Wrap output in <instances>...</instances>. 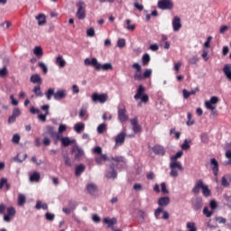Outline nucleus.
<instances>
[{
	"label": "nucleus",
	"mask_w": 231,
	"mask_h": 231,
	"mask_svg": "<svg viewBox=\"0 0 231 231\" xmlns=\"http://www.w3.org/2000/svg\"><path fill=\"white\" fill-rule=\"evenodd\" d=\"M84 64L85 66H93L96 71H100V69H103V71L113 70V64L105 63L102 65L98 62V60H97V58H92L91 60H89V58H87L84 60Z\"/></svg>",
	"instance_id": "obj_1"
},
{
	"label": "nucleus",
	"mask_w": 231,
	"mask_h": 231,
	"mask_svg": "<svg viewBox=\"0 0 231 231\" xmlns=\"http://www.w3.org/2000/svg\"><path fill=\"white\" fill-rule=\"evenodd\" d=\"M66 90H58L55 92V88H49L45 93L47 100H51V97H54V100H62V98H66Z\"/></svg>",
	"instance_id": "obj_2"
},
{
	"label": "nucleus",
	"mask_w": 231,
	"mask_h": 231,
	"mask_svg": "<svg viewBox=\"0 0 231 231\" xmlns=\"http://www.w3.org/2000/svg\"><path fill=\"white\" fill-rule=\"evenodd\" d=\"M170 176L171 178H178V171H183V166H181L180 162H170Z\"/></svg>",
	"instance_id": "obj_3"
},
{
	"label": "nucleus",
	"mask_w": 231,
	"mask_h": 231,
	"mask_svg": "<svg viewBox=\"0 0 231 231\" xmlns=\"http://www.w3.org/2000/svg\"><path fill=\"white\" fill-rule=\"evenodd\" d=\"M132 68L135 69L134 73V79L137 81L143 80V74H142V66L140 65V63H134L132 65Z\"/></svg>",
	"instance_id": "obj_4"
},
{
	"label": "nucleus",
	"mask_w": 231,
	"mask_h": 231,
	"mask_svg": "<svg viewBox=\"0 0 231 231\" xmlns=\"http://www.w3.org/2000/svg\"><path fill=\"white\" fill-rule=\"evenodd\" d=\"M109 97L107 94H98V93H94L91 97L92 101L95 104H106V101L107 100Z\"/></svg>",
	"instance_id": "obj_5"
},
{
	"label": "nucleus",
	"mask_w": 231,
	"mask_h": 231,
	"mask_svg": "<svg viewBox=\"0 0 231 231\" xmlns=\"http://www.w3.org/2000/svg\"><path fill=\"white\" fill-rule=\"evenodd\" d=\"M157 6L160 10H172L174 5L171 0H160Z\"/></svg>",
	"instance_id": "obj_6"
},
{
	"label": "nucleus",
	"mask_w": 231,
	"mask_h": 231,
	"mask_svg": "<svg viewBox=\"0 0 231 231\" xmlns=\"http://www.w3.org/2000/svg\"><path fill=\"white\" fill-rule=\"evenodd\" d=\"M78 11L76 15L78 19L82 20L86 19V7L84 6V2L80 1L77 4Z\"/></svg>",
	"instance_id": "obj_7"
},
{
	"label": "nucleus",
	"mask_w": 231,
	"mask_h": 231,
	"mask_svg": "<svg viewBox=\"0 0 231 231\" xmlns=\"http://www.w3.org/2000/svg\"><path fill=\"white\" fill-rule=\"evenodd\" d=\"M15 208L14 207H9L7 208V214H4V221L5 223H10L14 217H15Z\"/></svg>",
	"instance_id": "obj_8"
},
{
	"label": "nucleus",
	"mask_w": 231,
	"mask_h": 231,
	"mask_svg": "<svg viewBox=\"0 0 231 231\" xmlns=\"http://www.w3.org/2000/svg\"><path fill=\"white\" fill-rule=\"evenodd\" d=\"M72 152L74 154L75 160H81L84 156V150L79 145H74L72 147Z\"/></svg>",
	"instance_id": "obj_9"
},
{
	"label": "nucleus",
	"mask_w": 231,
	"mask_h": 231,
	"mask_svg": "<svg viewBox=\"0 0 231 231\" xmlns=\"http://www.w3.org/2000/svg\"><path fill=\"white\" fill-rule=\"evenodd\" d=\"M42 111H45L44 114H40L38 116L39 120L42 122H46V116L50 115V105H44L41 107Z\"/></svg>",
	"instance_id": "obj_10"
},
{
	"label": "nucleus",
	"mask_w": 231,
	"mask_h": 231,
	"mask_svg": "<svg viewBox=\"0 0 231 231\" xmlns=\"http://www.w3.org/2000/svg\"><path fill=\"white\" fill-rule=\"evenodd\" d=\"M19 116H21V109L18 107L14 108L12 116L8 118V124H14Z\"/></svg>",
	"instance_id": "obj_11"
},
{
	"label": "nucleus",
	"mask_w": 231,
	"mask_h": 231,
	"mask_svg": "<svg viewBox=\"0 0 231 231\" xmlns=\"http://www.w3.org/2000/svg\"><path fill=\"white\" fill-rule=\"evenodd\" d=\"M210 165H211V169L213 171L214 176L217 177V174H219V162H217V160L213 158L210 160Z\"/></svg>",
	"instance_id": "obj_12"
},
{
	"label": "nucleus",
	"mask_w": 231,
	"mask_h": 231,
	"mask_svg": "<svg viewBox=\"0 0 231 231\" xmlns=\"http://www.w3.org/2000/svg\"><path fill=\"white\" fill-rule=\"evenodd\" d=\"M172 28H173V32H180V30L181 29V19H180V17L178 16L173 17Z\"/></svg>",
	"instance_id": "obj_13"
},
{
	"label": "nucleus",
	"mask_w": 231,
	"mask_h": 231,
	"mask_svg": "<svg viewBox=\"0 0 231 231\" xmlns=\"http://www.w3.org/2000/svg\"><path fill=\"white\" fill-rule=\"evenodd\" d=\"M58 140H60L63 147H69V145H71V143H75V139H69V137H60L58 135Z\"/></svg>",
	"instance_id": "obj_14"
},
{
	"label": "nucleus",
	"mask_w": 231,
	"mask_h": 231,
	"mask_svg": "<svg viewBox=\"0 0 231 231\" xmlns=\"http://www.w3.org/2000/svg\"><path fill=\"white\" fill-rule=\"evenodd\" d=\"M125 113V108H118V120L120 122H127L129 120V116Z\"/></svg>",
	"instance_id": "obj_15"
},
{
	"label": "nucleus",
	"mask_w": 231,
	"mask_h": 231,
	"mask_svg": "<svg viewBox=\"0 0 231 231\" xmlns=\"http://www.w3.org/2000/svg\"><path fill=\"white\" fill-rule=\"evenodd\" d=\"M131 125L133 126L134 133H140L142 131V126L138 125V119L136 117L130 120Z\"/></svg>",
	"instance_id": "obj_16"
},
{
	"label": "nucleus",
	"mask_w": 231,
	"mask_h": 231,
	"mask_svg": "<svg viewBox=\"0 0 231 231\" xmlns=\"http://www.w3.org/2000/svg\"><path fill=\"white\" fill-rule=\"evenodd\" d=\"M205 187V183H203V180H199L194 188L192 189V192L193 194H199V189H202L203 190V188Z\"/></svg>",
	"instance_id": "obj_17"
},
{
	"label": "nucleus",
	"mask_w": 231,
	"mask_h": 231,
	"mask_svg": "<svg viewBox=\"0 0 231 231\" xmlns=\"http://www.w3.org/2000/svg\"><path fill=\"white\" fill-rule=\"evenodd\" d=\"M205 187V183H203V180H199L194 188L192 189V192L193 194H199V189H202L203 190V188Z\"/></svg>",
	"instance_id": "obj_18"
},
{
	"label": "nucleus",
	"mask_w": 231,
	"mask_h": 231,
	"mask_svg": "<svg viewBox=\"0 0 231 231\" xmlns=\"http://www.w3.org/2000/svg\"><path fill=\"white\" fill-rule=\"evenodd\" d=\"M228 82H231V64H226L222 69Z\"/></svg>",
	"instance_id": "obj_19"
},
{
	"label": "nucleus",
	"mask_w": 231,
	"mask_h": 231,
	"mask_svg": "<svg viewBox=\"0 0 231 231\" xmlns=\"http://www.w3.org/2000/svg\"><path fill=\"white\" fill-rule=\"evenodd\" d=\"M86 190L88 192V194H93L98 190V187L93 182H88L86 185Z\"/></svg>",
	"instance_id": "obj_20"
},
{
	"label": "nucleus",
	"mask_w": 231,
	"mask_h": 231,
	"mask_svg": "<svg viewBox=\"0 0 231 231\" xmlns=\"http://www.w3.org/2000/svg\"><path fill=\"white\" fill-rule=\"evenodd\" d=\"M106 176L108 180H116L117 173L116 171H115V167L110 166Z\"/></svg>",
	"instance_id": "obj_21"
},
{
	"label": "nucleus",
	"mask_w": 231,
	"mask_h": 231,
	"mask_svg": "<svg viewBox=\"0 0 231 231\" xmlns=\"http://www.w3.org/2000/svg\"><path fill=\"white\" fill-rule=\"evenodd\" d=\"M30 82H32V84H39V86H41V84H42V78H41V75L39 74H33L30 78Z\"/></svg>",
	"instance_id": "obj_22"
},
{
	"label": "nucleus",
	"mask_w": 231,
	"mask_h": 231,
	"mask_svg": "<svg viewBox=\"0 0 231 231\" xmlns=\"http://www.w3.org/2000/svg\"><path fill=\"white\" fill-rule=\"evenodd\" d=\"M143 93H145V87L143 85H139V88H137V92L134 96V100H140Z\"/></svg>",
	"instance_id": "obj_23"
},
{
	"label": "nucleus",
	"mask_w": 231,
	"mask_h": 231,
	"mask_svg": "<svg viewBox=\"0 0 231 231\" xmlns=\"http://www.w3.org/2000/svg\"><path fill=\"white\" fill-rule=\"evenodd\" d=\"M152 151L154 154H159L160 156H165V148H163V146L155 145L152 148Z\"/></svg>",
	"instance_id": "obj_24"
},
{
	"label": "nucleus",
	"mask_w": 231,
	"mask_h": 231,
	"mask_svg": "<svg viewBox=\"0 0 231 231\" xmlns=\"http://www.w3.org/2000/svg\"><path fill=\"white\" fill-rule=\"evenodd\" d=\"M103 223H105V225H107L108 228H115V226H113L114 225H116V218H104L103 219Z\"/></svg>",
	"instance_id": "obj_25"
},
{
	"label": "nucleus",
	"mask_w": 231,
	"mask_h": 231,
	"mask_svg": "<svg viewBox=\"0 0 231 231\" xmlns=\"http://www.w3.org/2000/svg\"><path fill=\"white\" fill-rule=\"evenodd\" d=\"M205 107H206L207 109H208L209 111H212V115H213L214 116H217V110L216 109V106H213V104H211V103L208 102V101H206V102H205Z\"/></svg>",
	"instance_id": "obj_26"
},
{
	"label": "nucleus",
	"mask_w": 231,
	"mask_h": 231,
	"mask_svg": "<svg viewBox=\"0 0 231 231\" xmlns=\"http://www.w3.org/2000/svg\"><path fill=\"white\" fill-rule=\"evenodd\" d=\"M125 142V133L121 132L116 137V145H122Z\"/></svg>",
	"instance_id": "obj_27"
},
{
	"label": "nucleus",
	"mask_w": 231,
	"mask_h": 231,
	"mask_svg": "<svg viewBox=\"0 0 231 231\" xmlns=\"http://www.w3.org/2000/svg\"><path fill=\"white\" fill-rule=\"evenodd\" d=\"M198 91H199V88H196L194 90L191 91H188L187 89H183L182 90V95H183V98L187 99L189 98V97H190L191 95H196V93H198Z\"/></svg>",
	"instance_id": "obj_28"
},
{
	"label": "nucleus",
	"mask_w": 231,
	"mask_h": 231,
	"mask_svg": "<svg viewBox=\"0 0 231 231\" xmlns=\"http://www.w3.org/2000/svg\"><path fill=\"white\" fill-rule=\"evenodd\" d=\"M169 203H171V199L169 197H162V198H160L158 200V205L160 207H167Z\"/></svg>",
	"instance_id": "obj_29"
},
{
	"label": "nucleus",
	"mask_w": 231,
	"mask_h": 231,
	"mask_svg": "<svg viewBox=\"0 0 231 231\" xmlns=\"http://www.w3.org/2000/svg\"><path fill=\"white\" fill-rule=\"evenodd\" d=\"M203 207V199L201 198L196 199L195 202L193 203V209L198 211Z\"/></svg>",
	"instance_id": "obj_30"
},
{
	"label": "nucleus",
	"mask_w": 231,
	"mask_h": 231,
	"mask_svg": "<svg viewBox=\"0 0 231 231\" xmlns=\"http://www.w3.org/2000/svg\"><path fill=\"white\" fill-rule=\"evenodd\" d=\"M56 64L59 65L60 68H66V60L62 55H58L56 58Z\"/></svg>",
	"instance_id": "obj_31"
},
{
	"label": "nucleus",
	"mask_w": 231,
	"mask_h": 231,
	"mask_svg": "<svg viewBox=\"0 0 231 231\" xmlns=\"http://www.w3.org/2000/svg\"><path fill=\"white\" fill-rule=\"evenodd\" d=\"M86 127V125L84 123H78L74 125V131L75 133H78V134H80L84 131V128Z\"/></svg>",
	"instance_id": "obj_32"
},
{
	"label": "nucleus",
	"mask_w": 231,
	"mask_h": 231,
	"mask_svg": "<svg viewBox=\"0 0 231 231\" xmlns=\"http://www.w3.org/2000/svg\"><path fill=\"white\" fill-rule=\"evenodd\" d=\"M41 180V173L34 171L31 176H30V181L32 183H37Z\"/></svg>",
	"instance_id": "obj_33"
},
{
	"label": "nucleus",
	"mask_w": 231,
	"mask_h": 231,
	"mask_svg": "<svg viewBox=\"0 0 231 231\" xmlns=\"http://www.w3.org/2000/svg\"><path fill=\"white\" fill-rule=\"evenodd\" d=\"M181 156H183V152L182 151L178 152L175 155H172L171 157V163H180L178 160L179 158H181Z\"/></svg>",
	"instance_id": "obj_34"
},
{
	"label": "nucleus",
	"mask_w": 231,
	"mask_h": 231,
	"mask_svg": "<svg viewBox=\"0 0 231 231\" xmlns=\"http://www.w3.org/2000/svg\"><path fill=\"white\" fill-rule=\"evenodd\" d=\"M95 161L97 165H102L103 162H107V155L101 154L100 156H96Z\"/></svg>",
	"instance_id": "obj_35"
},
{
	"label": "nucleus",
	"mask_w": 231,
	"mask_h": 231,
	"mask_svg": "<svg viewBox=\"0 0 231 231\" xmlns=\"http://www.w3.org/2000/svg\"><path fill=\"white\" fill-rule=\"evenodd\" d=\"M33 54L35 55V57H37V59H42V48L36 46L33 49Z\"/></svg>",
	"instance_id": "obj_36"
},
{
	"label": "nucleus",
	"mask_w": 231,
	"mask_h": 231,
	"mask_svg": "<svg viewBox=\"0 0 231 231\" xmlns=\"http://www.w3.org/2000/svg\"><path fill=\"white\" fill-rule=\"evenodd\" d=\"M35 19L38 21L39 26H44L46 24V16L44 14H39Z\"/></svg>",
	"instance_id": "obj_37"
},
{
	"label": "nucleus",
	"mask_w": 231,
	"mask_h": 231,
	"mask_svg": "<svg viewBox=\"0 0 231 231\" xmlns=\"http://www.w3.org/2000/svg\"><path fill=\"white\" fill-rule=\"evenodd\" d=\"M41 208H42V210H48V204L46 203L42 204V201L38 200L35 205V209L41 210Z\"/></svg>",
	"instance_id": "obj_38"
},
{
	"label": "nucleus",
	"mask_w": 231,
	"mask_h": 231,
	"mask_svg": "<svg viewBox=\"0 0 231 231\" xmlns=\"http://www.w3.org/2000/svg\"><path fill=\"white\" fill-rule=\"evenodd\" d=\"M84 171H86V166H84V164H79L76 167L75 175L79 177L80 174H82V172H84Z\"/></svg>",
	"instance_id": "obj_39"
},
{
	"label": "nucleus",
	"mask_w": 231,
	"mask_h": 231,
	"mask_svg": "<svg viewBox=\"0 0 231 231\" xmlns=\"http://www.w3.org/2000/svg\"><path fill=\"white\" fill-rule=\"evenodd\" d=\"M26 203V196L24 194L19 193L18 194V206L23 207Z\"/></svg>",
	"instance_id": "obj_40"
},
{
	"label": "nucleus",
	"mask_w": 231,
	"mask_h": 231,
	"mask_svg": "<svg viewBox=\"0 0 231 231\" xmlns=\"http://www.w3.org/2000/svg\"><path fill=\"white\" fill-rule=\"evenodd\" d=\"M186 228L188 231H198V227L196 226V223L194 222H188L186 224Z\"/></svg>",
	"instance_id": "obj_41"
},
{
	"label": "nucleus",
	"mask_w": 231,
	"mask_h": 231,
	"mask_svg": "<svg viewBox=\"0 0 231 231\" xmlns=\"http://www.w3.org/2000/svg\"><path fill=\"white\" fill-rule=\"evenodd\" d=\"M6 77H8V68L6 66L0 68V79H6Z\"/></svg>",
	"instance_id": "obj_42"
},
{
	"label": "nucleus",
	"mask_w": 231,
	"mask_h": 231,
	"mask_svg": "<svg viewBox=\"0 0 231 231\" xmlns=\"http://www.w3.org/2000/svg\"><path fill=\"white\" fill-rule=\"evenodd\" d=\"M33 93L34 95H36V97H44V94L42 93V91H41V86H35L34 88H33Z\"/></svg>",
	"instance_id": "obj_43"
},
{
	"label": "nucleus",
	"mask_w": 231,
	"mask_h": 231,
	"mask_svg": "<svg viewBox=\"0 0 231 231\" xmlns=\"http://www.w3.org/2000/svg\"><path fill=\"white\" fill-rule=\"evenodd\" d=\"M106 129H107V125L103 123L97 126V131L98 134H102L103 133H106Z\"/></svg>",
	"instance_id": "obj_44"
},
{
	"label": "nucleus",
	"mask_w": 231,
	"mask_h": 231,
	"mask_svg": "<svg viewBox=\"0 0 231 231\" xmlns=\"http://www.w3.org/2000/svg\"><path fill=\"white\" fill-rule=\"evenodd\" d=\"M63 161H64V165H66V167H72L73 164L71 163V159L69 158V156L63 154Z\"/></svg>",
	"instance_id": "obj_45"
},
{
	"label": "nucleus",
	"mask_w": 231,
	"mask_h": 231,
	"mask_svg": "<svg viewBox=\"0 0 231 231\" xmlns=\"http://www.w3.org/2000/svg\"><path fill=\"white\" fill-rule=\"evenodd\" d=\"M142 61H143V66H147V64L151 62V56L148 53H145L142 58Z\"/></svg>",
	"instance_id": "obj_46"
},
{
	"label": "nucleus",
	"mask_w": 231,
	"mask_h": 231,
	"mask_svg": "<svg viewBox=\"0 0 231 231\" xmlns=\"http://www.w3.org/2000/svg\"><path fill=\"white\" fill-rule=\"evenodd\" d=\"M152 75V69H147L143 74V80H145V79H150Z\"/></svg>",
	"instance_id": "obj_47"
},
{
	"label": "nucleus",
	"mask_w": 231,
	"mask_h": 231,
	"mask_svg": "<svg viewBox=\"0 0 231 231\" xmlns=\"http://www.w3.org/2000/svg\"><path fill=\"white\" fill-rule=\"evenodd\" d=\"M127 26H126V30H129L131 32H134V30L136 29V25L134 24H131V20L130 19H127L125 21Z\"/></svg>",
	"instance_id": "obj_48"
},
{
	"label": "nucleus",
	"mask_w": 231,
	"mask_h": 231,
	"mask_svg": "<svg viewBox=\"0 0 231 231\" xmlns=\"http://www.w3.org/2000/svg\"><path fill=\"white\" fill-rule=\"evenodd\" d=\"M190 141L189 140H184V143L181 144V149H183V151H189L190 149Z\"/></svg>",
	"instance_id": "obj_49"
},
{
	"label": "nucleus",
	"mask_w": 231,
	"mask_h": 231,
	"mask_svg": "<svg viewBox=\"0 0 231 231\" xmlns=\"http://www.w3.org/2000/svg\"><path fill=\"white\" fill-rule=\"evenodd\" d=\"M202 194L205 198H209L210 189H208V186L205 185V187L202 188Z\"/></svg>",
	"instance_id": "obj_50"
},
{
	"label": "nucleus",
	"mask_w": 231,
	"mask_h": 231,
	"mask_svg": "<svg viewBox=\"0 0 231 231\" xmlns=\"http://www.w3.org/2000/svg\"><path fill=\"white\" fill-rule=\"evenodd\" d=\"M68 207L73 212V210H75V208H77V201H75V200H69Z\"/></svg>",
	"instance_id": "obj_51"
},
{
	"label": "nucleus",
	"mask_w": 231,
	"mask_h": 231,
	"mask_svg": "<svg viewBox=\"0 0 231 231\" xmlns=\"http://www.w3.org/2000/svg\"><path fill=\"white\" fill-rule=\"evenodd\" d=\"M203 214L206 216V217H211L212 214H214V211L208 210V208L205 207L203 208Z\"/></svg>",
	"instance_id": "obj_52"
},
{
	"label": "nucleus",
	"mask_w": 231,
	"mask_h": 231,
	"mask_svg": "<svg viewBox=\"0 0 231 231\" xmlns=\"http://www.w3.org/2000/svg\"><path fill=\"white\" fill-rule=\"evenodd\" d=\"M39 68H41V69L42 70L44 75H46V73H48V67L46 66V64L44 62H42V61L40 62Z\"/></svg>",
	"instance_id": "obj_53"
},
{
	"label": "nucleus",
	"mask_w": 231,
	"mask_h": 231,
	"mask_svg": "<svg viewBox=\"0 0 231 231\" xmlns=\"http://www.w3.org/2000/svg\"><path fill=\"white\" fill-rule=\"evenodd\" d=\"M186 125L188 126L194 125V120H192V114H190V112L188 113V121Z\"/></svg>",
	"instance_id": "obj_54"
},
{
	"label": "nucleus",
	"mask_w": 231,
	"mask_h": 231,
	"mask_svg": "<svg viewBox=\"0 0 231 231\" xmlns=\"http://www.w3.org/2000/svg\"><path fill=\"white\" fill-rule=\"evenodd\" d=\"M200 140L202 143H208V134H201Z\"/></svg>",
	"instance_id": "obj_55"
},
{
	"label": "nucleus",
	"mask_w": 231,
	"mask_h": 231,
	"mask_svg": "<svg viewBox=\"0 0 231 231\" xmlns=\"http://www.w3.org/2000/svg\"><path fill=\"white\" fill-rule=\"evenodd\" d=\"M117 48H125V39L122 38L117 41Z\"/></svg>",
	"instance_id": "obj_56"
},
{
	"label": "nucleus",
	"mask_w": 231,
	"mask_h": 231,
	"mask_svg": "<svg viewBox=\"0 0 231 231\" xmlns=\"http://www.w3.org/2000/svg\"><path fill=\"white\" fill-rule=\"evenodd\" d=\"M12 142L13 143H19V142H21V135H19L18 134H14L12 138Z\"/></svg>",
	"instance_id": "obj_57"
},
{
	"label": "nucleus",
	"mask_w": 231,
	"mask_h": 231,
	"mask_svg": "<svg viewBox=\"0 0 231 231\" xmlns=\"http://www.w3.org/2000/svg\"><path fill=\"white\" fill-rule=\"evenodd\" d=\"M198 60H199L198 56H192L191 58H189L188 60V62H189V64H196L198 62Z\"/></svg>",
	"instance_id": "obj_58"
},
{
	"label": "nucleus",
	"mask_w": 231,
	"mask_h": 231,
	"mask_svg": "<svg viewBox=\"0 0 231 231\" xmlns=\"http://www.w3.org/2000/svg\"><path fill=\"white\" fill-rule=\"evenodd\" d=\"M221 185L222 187H230V182H228V180H226V177H222L221 180Z\"/></svg>",
	"instance_id": "obj_59"
},
{
	"label": "nucleus",
	"mask_w": 231,
	"mask_h": 231,
	"mask_svg": "<svg viewBox=\"0 0 231 231\" xmlns=\"http://www.w3.org/2000/svg\"><path fill=\"white\" fill-rule=\"evenodd\" d=\"M161 189L162 194H169V189H167V184H165V182H162Z\"/></svg>",
	"instance_id": "obj_60"
},
{
	"label": "nucleus",
	"mask_w": 231,
	"mask_h": 231,
	"mask_svg": "<svg viewBox=\"0 0 231 231\" xmlns=\"http://www.w3.org/2000/svg\"><path fill=\"white\" fill-rule=\"evenodd\" d=\"M45 217H46L47 221H53V219H55V214L46 213Z\"/></svg>",
	"instance_id": "obj_61"
},
{
	"label": "nucleus",
	"mask_w": 231,
	"mask_h": 231,
	"mask_svg": "<svg viewBox=\"0 0 231 231\" xmlns=\"http://www.w3.org/2000/svg\"><path fill=\"white\" fill-rule=\"evenodd\" d=\"M47 134L51 136H55V130H53V126H47Z\"/></svg>",
	"instance_id": "obj_62"
},
{
	"label": "nucleus",
	"mask_w": 231,
	"mask_h": 231,
	"mask_svg": "<svg viewBox=\"0 0 231 231\" xmlns=\"http://www.w3.org/2000/svg\"><path fill=\"white\" fill-rule=\"evenodd\" d=\"M226 158L228 160V162H226V165H230L231 163V151L226 152Z\"/></svg>",
	"instance_id": "obj_63"
},
{
	"label": "nucleus",
	"mask_w": 231,
	"mask_h": 231,
	"mask_svg": "<svg viewBox=\"0 0 231 231\" xmlns=\"http://www.w3.org/2000/svg\"><path fill=\"white\" fill-rule=\"evenodd\" d=\"M203 60H205V62H207V60H208V50H204L201 55Z\"/></svg>",
	"instance_id": "obj_64"
}]
</instances>
